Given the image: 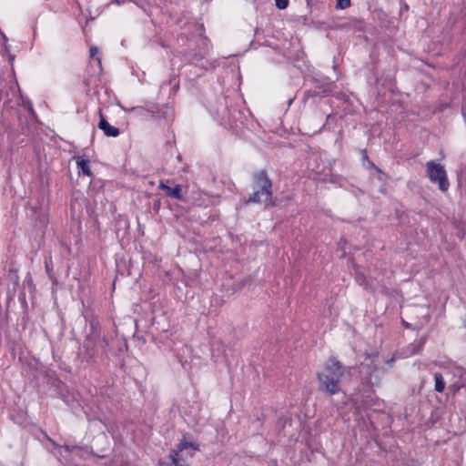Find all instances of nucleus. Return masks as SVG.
Instances as JSON below:
<instances>
[{"instance_id": "obj_1", "label": "nucleus", "mask_w": 466, "mask_h": 466, "mask_svg": "<svg viewBox=\"0 0 466 466\" xmlns=\"http://www.w3.org/2000/svg\"><path fill=\"white\" fill-rule=\"evenodd\" d=\"M346 371L350 372V368L341 366L335 357H330L325 363L323 370L317 374L319 390L329 395L339 392L340 379Z\"/></svg>"}, {"instance_id": "obj_2", "label": "nucleus", "mask_w": 466, "mask_h": 466, "mask_svg": "<svg viewBox=\"0 0 466 466\" xmlns=\"http://www.w3.org/2000/svg\"><path fill=\"white\" fill-rule=\"evenodd\" d=\"M84 346L91 358L100 353H106L108 339L102 334L98 322H91V333L86 337Z\"/></svg>"}, {"instance_id": "obj_3", "label": "nucleus", "mask_w": 466, "mask_h": 466, "mask_svg": "<svg viewBox=\"0 0 466 466\" xmlns=\"http://www.w3.org/2000/svg\"><path fill=\"white\" fill-rule=\"evenodd\" d=\"M272 184L268 175L264 171H259L254 175L253 194L249 197V202L252 203H268L271 201Z\"/></svg>"}, {"instance_id": "obj_4", "label": "nucleus", "mask_w": 466, "mask_h": 466, "mask_svg": "<svg viewBox=\"0 0 466 466\" xmlns=\"http://www.w3.org/2000/svg\"><path fill=\"white\" fill-rule=\"evenodd\" d=\"M426 176L431 183L438 186L441 191L446 192L448 190L450 183L443 166L435 161H428L426 163Z\"/></svg>"}, {"instance_id": "obj_5", "label": "nucleus", "mask_w": 466, "mask_h": 466, "mask_svg": "<svg viewBox=\"0 0 466 466\" xmlns=\"http://www.w3.org/2000/svg\"><path fill=\"white\" fill-rule=\"evenodd\" d=\"M197 450L194 447V444L188 442L185 440L181 441L177 445V450H174L170 452L167 461H161L160 466H187L184 462H182V457L184 456V451L187 449Z\"/></svg>"}, {"instance_id": "obj_6", "label": "nucleus", "mask_w": 466, "mask_h": 466, "mask_svg": "<svg viewBox=\"0 0 466 466\" xmlns=\"http://www.w3.org/2000/svg\"><path fill=\"white\" fill-rule=\"evenodd\" d=\"M447 375L451 376L449 389L453 393L457 392L460 389L466 384V370L459 366H451L447 371Z\"/></svg>"}, {"instance_id": "obj_7", "label": "nucleus", "mask_w": 466, "mask_h": 466, "mask_svg": "<svg viewBox=\"0 0 466 466\" xmlns=\"http://www.w3.org/2000/svg\"><path fill=\"white\" fill-rule=\"evenodd\" d=\"M322 168H319V166H318L314 170L318 176V179L330 183H337L341 179L339 176L333 175L331 164L329 162H322Z\"/></svg>"}, {"instance_id": "obj_8", "label": "nucleus", "mask_w": 466, "mask_h": 466, "mask_svg": "<svg viewBox=\"0 0 466 466\" xmlns=\"http://www.w3.org/2000/svg\"><path fill=\"white\" fill-rule=\"evenodd\" d=\"M98 128L101 129L106 137H116L119 135V129L116 127L111 126L103 116L100 115V121L98 123Z\"/></svg>"}, {"instance_id": "obj_9", "label": "nucleus", "mask_w": 466, "mask_h": 466, "mask_svg": "<svg viewBox=\"0 0 466 466\" xmlns=\"http://www.w3.org/2000/svg\"><path fill=\"white\" fill-rule=\"evenodd\" d=\"M159 187L164 189L166 194L171 198H174L176 199L181 200V187L180 186H174L170 187L166 185L165 183L161 182L159 185Z\"/></svg>"}, {"instance_id": "obj_10", "label": "nucleus", "mask_w": 466, "mask_h": 466, "mask_svg": "<svg viewBox=\"0 0 466 466\" xmlns=\"http://www.w3.org/2000/svg\"><path fill=\"white\" fill-rule=\"evenodd\" d=\"M76 163L78 167V169L86 176H91V170L88 165V160L77 157H76Z\"/></svg>"}, {"instance_id": "obj_11", "label": "nucleus", "mask_w": 466, "mask_h": 466, "mask_svg": "<svg viewBox=\"0 0 466 466\" xmlns=\"http://www.w3.org/2000/svg\"><path fill=\"white\" fill-rule=\"evenodd\" d=\"M130 111L134 112L136 116L141 117H147L148 114L154 115L156 112L154 106H151L149 108H146L144 106H136L132 107Z\"/></svg>"}, {"instance_id": "obj_12", "label": "nucleus", "mask_w": 466, "mask_h": 466, "mask_svg": "<svg viewBox=\"0 0 466 466\" xmlns=\"http://www.w3.org/2000/svg\"><path fill=\"white\" fill-rule=\"evenodd\" d=\"M434 380H435L434 390L437 392H442L444 390L445 385H446V382L444 380L442 374L439 373V372L435 373Z\"/></svg>"}, {"instance_id": "obj_13", "label": "nucleus", "mask_w": 466, "mask_h": 466, "mask_svg": "<svg viewBox=\"0 0 466 466\" xmlns=\"http://www.w3.org/2000/svg\"><path fill=\"white\" fill-rule=\"evenodd\" d=\"M356 281L359 285L363 286L365 289H369V285L366 277L362 272L356 270Z\"/></svg>"}, {"instance_id": "obj_14", "label": "nucleus", "mask_w": 466, "mask_h": 466, "mask_svg": "<svg viewBox=\"0 0 466 466\" xmlns=\"http://www.w3.org/2000/svg\"><path fill=\"white\" fill-rule=\"evenodd\" d=\"M97 55H98V49H97V47H96V46H92V47L90 48V57H91L92 59H95V58H96V62H97L98 66H101V60H100V58L97 56Z\"/></svg>"}, {"instance_id": "obj_15", "label": "nucleus", "mask_w": 466, "mask_h": 466, "mask_svg": "<svg viewBox=\"0 0 466 466\" xmlns=\"http://www.w3.org/2000/svg\"><path fill=\"white\" fill-rule=\"evenodd\" d=\"M275 2L276 6L280 10L285 9L289 5V0H275Z\"/></svg>"}, {"instance_id": "obj_16", "label": "nucleus", "mask_w": 466, "mask_h": 466, "mask_svg": "<svg viewBox=\"0 0 466 466\" xmlns=\"http://www.w3.org/2000/svg\"><path fill=\"white\" fill-rule=\"evenodd\" d=\"M350 5V0H338L337 6L341 9H345Z\"/></svg>"}, {"instance_id": "obj_17", "label": "nucleus", "mask_w": 466, "mask_h": 466, "mask_svg": "<svg viewBox=\"0 0 466 466\" xmlns=\"http://www.w3.org/2000/svg\"><path fill=\"white\" fill-rule=\"evenodd\" d=\"M64 451H65L66 452L69 453V452H71V451H82V449H81L80 447H78V446H71V447H70V446H68V445H66V446L64 447Z\"/></svg>"}, {"instance_id": "obj_18", "label": "nucleus", "mask_w": 466, "mask_h": 466, "mask_svg": "<svg viewBox=\"0 0 466 466\" xmlns=\"http://www.w3.org/2000/svg\"><path fill=\"white\" fill-rule=\"evenodd\" d=\"M39 222L42 224V225H46V222H47V218L46 215H43L40 219H39Z\"/></svg>"}, {"instance_id": "obj_19", "label": "nucleus", "mask_w": 466, "mask_h": 466, "mask_svg": "<svg viewBox=\"0 0 466 466\" xmlns=\"http://www.w3.org/2000/svg\"><path fill=\"white\" fill-rule=\"evenodd\" d=\"M41 208V206H32L31 211L34 214H36L38 212V208Z\"/></svg>"}, {"instance_id": "obj_20", "label": "nucleus", "mask_w": 466, "mask_h": 466, "mask_svg": "<svg viewBox=\"0 0 466 466\" xmlns=\"http://www.w3.org/2000/svg\"><path fill=\"white\" fill-rule=\"evenodd\" d=\"M376 170H377V171H378V173L380 174L379 178H380V180H382V179H383V177L385 176V174H384V173H382V172H381L380 169H378V168H376Z\"/></svg>"}, {"instance_id": "obj_21", "label": "nucleus", "mask_w": 466, "mask_h": 466, "mask_svg": "<svg viewBox=\"0 0 466 466\" xmlns=\"http://www.w3.org/2000/svg\"><path fill=\"white\" fill-rule=\"evenodd\" d=\"M186 455H187V456H190V457H192V456H193V452H192V451L187 452V454H186Z\"/></svg>"}, {"instance_id": "obj_22", "label": "nucleus", "mask_w": 466, "mask_h": 466, "mask_svg": "<svg viewBox=\"0 0 466 466\" xmlns=\"http://www.w3.org/2000/svg\"><path fill=\"white\" fill-rule=\"evenodd\" d=\"M46 268L47 270L50 269V267H48V264H46Z\"/></svg>"}]
</instances>
